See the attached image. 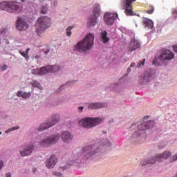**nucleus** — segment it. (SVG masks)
<instances>
[{"label":"nucleus","instance_id":"dca6fc26","mask_svg":"<svg viewBox=\"0 0 177 177\" xmlns=\"http://www.w3.org/2000/svg\"><path fill=\"white\" fill-rule=\"evenodd\" d=\"M16 27L19 31H24L28 28V24L26 21H22L21 18H19L16 22Z\"/></svg>","mask_w":177,"mask_h":177},{"label":"nucleus","instance_id":"c756f323","mask_svg":"<svg viewBox=\"0 0 177 177\" xmlns=\"http://www.w3.org/2000/svg\"><path fill=\"white\" fill-rule=\"evenodd\" d=\"M146 62V59H143L141 62H140L138 65H137V67L140 68L142 67V66H145V63Z\"/></svg>","mask_w":177,"mask_h":177},{"label":"nucleus","instance_id":"0eeeda50","mask_svg":"<svg viewBox=\"0 0 177 177\" xmlns=\"http://www.w3.org/2000/svg\"><path fill=\"white\" fill-rule=\"evenodd\" d=\"M171 151H165L162 153L156 154L155 157H152L149 160H142L140 164L142 167H145V165H147V164H156L157 161L161 162L162 160H167V158H169V157H171Z\"/></svg>","mask_w":177,"mask_h":177},{"label":"nucleus","instance_id":"a878e982","mask_svg":"<svg viewBox=\"0 0 177 177\" xmlns=\"http://www.w3.org/2000/svg\"><path fill=\"white\" fill-rule=\"evenodd\" d=\"M32 86H33L34 88H38L40 90L42 89V86H41L39 82L37 81H34L33 82H32Z\"/></svg>","mask_w":177,"mask_h":177},{"label":"nucleus","instance_id":"7c9ffc66","mask_svg":"<svg viewBox=\"0 0 177 177\" xmlns=\"http://www.w3.org/2000/svg\"><path fill=\"white\" fill-rule=\"evenodd\" d=\"M16 129H19V127L16 126L12 128L9 129L6 131V133H9V132H12V131H16Z\"/></svg>","mask_w":177,"mask_h":177},{"label":"nucleus","instance_id":"4c0bfd02","mask_svg":"<svg viewBox=\"0 0 177 177\" xmlns=\"http://www.w3.org/2000/svg\"><path fill=\"white\" fill-rule=\"evenodd\" d=\"M67 169V167L64 166V167H59V171H66Z\"/></svg>","mask_w":177,"mask_h":177},{"label":"nucleus","instance_id":"1a4fd4ad","mask_svg":"<svg viewBox=\"0 0 177 177\" xmlns=\"http://www.w3.org/2000/svg\"><path fill=\"white\" fill-rule=\"evenodd\" d=\"M59 140L60 134H53L46 138H43L39 142V146H41V147H48L50 145H55V143H57Z\"/></svg>","mask_w":177,"mask_h":177},{"label":"nucleus","instance_id":"393cba45","mask_svg":"<svg viewBox=\"0 0 177 177\" xmlns=\"http://www.w3.org/2000/svg\"><path fill=\"white\" fill-rule=\"evenodd\" d=\"M39 70L40 71V75L46 74V73H49V69H48V66H46V67L43 66V67L39 68Z\"/></svg>","mask_w":177,"mask_h":177},{"label":"nucleus","instance_id":"72a5a7b5","mask_svg":"<svg viewBox=\"0 0 177 177\" xmlns=\"http://www.w3.org/2000/svg\"><path fill=\"white\" fill-rule=\"evenodd\" d=\"M53 175H55V176H59V177H64L63 176V174H62L60 172H58V171H55L53 173Z\"/></svg>","mask_w":177,"mask_h":177},{"label":"nucleus","instance_id":"37998d69","mask_svg":"<svg viewBox=\"0 0 177 177\" xmlns=\"http://www.w3.org/2000/svg\"><path fill=\"white\" fill-rule=\"evenodd\" d=\"M3 167V161H0V169Z\"/></svg>","mask_w":177,"mask_h":177},{"label":"nucleus","instance_id":"f704fd0d","mask_svg":"<svg viewBox=\"0 0 177 177\" xmlns=\"http://www.w3.org/2000/svg\"><path fill=\"white\" fill-rule=\"evenodd\" d=\"M7 69H8V66L6 65H3L0 66L1 71H5V70H7Z\"/></svg>","mask_w":177,"mask_h":177},{"label":"nucleus","instance_id":"6e6552de","mask_svg":"<svg viewBox=\"0 0 177 177\" xmlns=\"http://www.w3.org/2000/svg\"><path fill=\"white\" fill-rule=\"evenodd\" d=\"M93 15L90 17L88 20V27H93V26H96L97 23V17L100 16V13L102 11L100 10V5L99 3H95L93 6Z\"/></svg>","mask_w":177,"mask_h":177},{"label":"nucleus","instance_id":"864d4df0","mask_svg":"<svg viewBox=\"0 0 177 177\" xmlns=\"http://www.w3.org/2000/svg\"><path fill=\"white\" fill-rule=\"evenodd\" d=\"M0 135H2V132H0Z\"/></svg>","mask_w":177,"mask_h":177},{"label":"nucleus","instance_id":"b1692460","mask_svg":"<svg viewBox=\"0 0 177 177\" xmlns=\"http://www.w3.org/2000/svg\"><path fill=\"white\" fill-rule=\"evenodd\" d=\"M29 52H30V48H27L26 51H19V53L21 56H23V57H25L26 60H28V59H30V56H28Z\"/></svg>","mask_w":177,"mask_h":177},{"label":"nucleus","instance_id":"39448f33","mask_svg":"<svg viewBox=\"0 0 177 177\" xmlns=\"http://www.w3.org/2000/svg\"><path fill=\"white\" fill-rule=\"evenodd\" d=\"M50 26V18L48 17H40L35 24L36 32L39 37L44 34L46 28H49Z\"/></svg>","mask_w":177,"mask_h":177},{"label":"nucleus","instance_id":"7ed1b4c3","mask_svg":"<svg viewBox=\"0 0 177 177\" xmlns=\"http://www.w3.org/2000/svg\"><path fill=\"white\" fill-rule=\"evenodd\" d=\"M0 9L6 10L8 13H21L23 11V4L17 1H3L0 3Z\"/></svg>","mask_w":177,"mask_h":177},{"label":"nucleus","instance_id":"5fc2aeb1","mask_svg":"<svg viewBox=\"0 0 177 177\" xmlns=\"http://www.w3.org/2000/svg\"><path fill=\"white\" fill-rule=\"evenodd\" d=\"M133 136H135V134H133Z\"/></svg>","mask_w":177,"mask_h":177},{"label":"nucleus","instance_id":"c9c22d12","mask_svg":"<svg viewBox=\"0 0 177 177\" xmlns=\"http://www.w3.org/2000/svg\"><path fill=\"white\" fill-rule=\"evenodd\" d=\"M6 31H8V28H2L0 32H1V34L3 35V34H5L6 32Z\"/></svg>","mask_w":177,"mask_h":177},{"label":"nucleus","instance_id":"4be33fe9","mask_svg":"<svg viewBox=\"0 0 177 177\" xmlns=\"http://www.w3.org/2000/svg\"><path fill=\"white\" fill-rule=\"evenodd\" d=\"M17 96L19 97H23L24 99H28L31 96V93L23 92V91H18L17 93Z\"/></svg>","mask_w":177,"mask_h":177},{"label":"nucleus","instance_id":"e433bc0d","mask_svg":"<svg viewBox=\"0 0 177 177\" xmlns=\"http://www.w3.org/2000/svg\"><path fill=\"white\" fill-rule=\"evenodd\" d=\"M143 82L144 83L149 82V77H148V76H146V75L144 76V77H143Z\"/></svg>","mask_w":177,"mask_h":177},{"label":"nucleus","instance_id":"6ab92c4d","mask_svg":"<svg viewBox=\"0 0 177 177\" xmlns=\"http://www.w3.org/2000/svg\"><path fill=\"white\" fill-rule=\"evenodd\" d=\"M142 24L145 26V28H149L150 30L154 27L153 21L148 18H143Z\"/></svg>","mask_w":177,"mask_h":177},{"label":"nucleus","instance_id":"412c9836","mask_svg":"<svg viewBox=\"0 0 177 177\" xmlns=\"http://www.w3.org/2000/svg\"><path fill=\"white\" fill-rule=\"evenodd\" d=\"M47 68L48 70V73H57L60 70V66L57 65L54 66H47Z\"/></svg>","mask_w":177,"mask_h":177},{"label":"nucleus","instance_id":"f3484780","mask_svg":"<svg viewBox=\"0 0 177 177\" xmlns=\"http://www.w3.org/2000/svg\"><path fill=\"white\" fill-rule=\"evenodd\" d=\"M61 139H62L63 142L65 143H71V142H73V136L71 133L64 131L61 134Z\"/></svg>","mask_w":177,"mask_h":177},{"label":"nucleus","instance_id":"f03ea898","mask_svg":"<svg viewBox=\"0 0 177 177\" xmlns=\"http://www.w3.org/2000/svg\"><path fill=\"white\" fill-rule=\"evenodd\" d=\"M95 39V36L92 35V33L88 34L83 41H79L75 46V50L77 52H80V53H84V52H86V50H89V49L92 48L93 46V41Z\"/></svg>","mask_w":177,"mask_h":177},{"label":"nucleus","instance_id":"79ce46f5","mask_svg":"<svg viewBox=\"0 0 177 177\" xmlns=\"http://www.w3.org/2000/svg\"><path fill=\"white\" fill-rule=\"evenodd\" d=\"M173 49H174V52H176V53H177V45L173 46Z\"/></svg>","mask_w":177,"mask_h":177},{"label":"nucleus","instance_id":"603ef678","mask_svg":"<svg viewBox=\"0 0 177 177\" xmlns=\"http://www.w3.org/2000/svg\"><path fill=\"white\" fill-rule=\"evenodd\" d=\"M35 171H37V169H33V172H35Z\"/></svg>","mask_w":177,"mask_h":177},{"label":"nucleus","instance_id":"423d86ee","mask_svg":"<svg viewBox=\"0 0 177 177\" xmlns=\"http://www.w3.org/2000/svg\"><path fill=\"white\" fill-rule=\"evenodd\" d=\"M174 55L169 50H163L162 54L159 57H156L152 62V64L154 66H161L164 64L167 60H172L174 57Z\"/></svg>","mask_w":177,"mask_h":177},{"label":"nucleus","instance_id":"bb28decb","mask_svg":"<svg viewBox=\"0 0 177 177\" xmlns=\"http://www.w3.org/2000/svg\"><path fill=\"white\" fill-rule=\"evenodd\" d=\"M145 12L148 15H153V13H154V6H149V10H147Z\"/></svg>","mask_w":177,"mask_h":177},{"label":"nucleus","instance_id":"20e7f679","mask_svg":"<svg viewBox=\"0 0 177 177\" xmlns=\"http://www.w3.org/2000/svg\"><path fill=\"white\" fill-rule=\"evenodd\" d=\"M103 121H104V118L103 117L85 118L79 121V124L80 127L89 129L90 128H93V127H97V125L102 124Z\"/></svg>","mask_w":177,"mask_h":177},{"label":"nucleus","instance_id":"3c124183","mask_svg":"<svg viewBox=\"0 0 177 177\" xmlns=\"http://www.w3.org/2000/svg\"><path fill=\"white\" fill-rule=\"evenodd\" d=\"M21 2H24L26 0H19Z\"/></svg>","mask_w":177,"mask_h":177},{"label":"nucleus","instance_id":"f257e3e1","mask_svg":"<svg viewBox=\"0 0 177 177\" xmlns=\"http://www.w3.org/2000/svg\"><path fill=\"white\" fill-rule=\"evenodd\" d=\"M110 147H111V143L109 140H104L103 142L93 141L82 148V154L86 160H93L99 156L100 150L103 153L105 149L109 150Z\"/></svg>","mask_w":177,"mask_h":177},{"label":"nucleus","instance_id":"2f4dec72","mask_svg":"<svg viewBox=\"0 0 177 177\" xmlns=\"http://www.w3.org/2000/svg\"><path fill=\"white\" fill-rule=\"evenodd\" d=\"M47 10H48V8H46V6H42L41 9V13H43L44 15H45Z\"/></svg>","mask_w":177,"mask_h":177},{"label":"nucleus","instance_id":"ea45409f","mask_svg":"<svg viewBox=\"0 0 177 177\" xmlns=\"http://www.w3.org/2000/svg\"><path fill=\"white\" fill-rule=\"evenodd\" d=\"M80 155H76L75 156V160H74V161H75V162H80V161H78V156H79Z\"/></svg>","mask_w":177,"mask_h":177},{"label":"nucleus","instance_id":"c03bdc74","mask_svg":"<svg viewBox=\"0 0 177 177\" xmlns=\"http://www.w3.org/2000/svg\"><path fill=\"white\" fill-rule=\"evenodd\" d=\"M136 66V64L135 62H133L131 64L130 67H135Z\"/></svg>","mask_w":177,"mask_h":177},{"label":"nucleus","instance_id":"aec40b11","mask_svg":"<svg viewBox=\"0 0 177 177\" xmlns=\"http://www.w3.org/2000/svg\"><path fill=\"white\" fill-rule=\"evenodd\" d=\"M107 104L103 103H91L88 105V109L90 110H96L97 109H103V107H106Z\"/></svg>","mask_w":177,"mask_h":177},{"label":"nucleus","instance_id":"4468645a","mask_svg":"<svg viewBox=\"0 0 177 177\" xmlns=\"http://www.w3.org/2000/svg\"><path fill=\"white\" fill-rule=\"evenodd\" d=\"M153 127H154V121L150 120L139 124L138 128L139 131H146V129H150V128H153Z\"/></svg>","mask_w":177,"mask_h":177},{"label":"nucleus","instance_id":"c85d7f7f","mask_svg":"<svg viewBox=\"0 0 177 177\" xmlns=\"http://www.w3.org/2000/svg\"><path fill=\"white\" fill-rule=\"evenodd\" d=\"M32 74H33L34 75H41L39 68L32 69Z\"/></svg>","mask_w":177,"mask_h":177},{"label":"nucleus","instance_id":"a18cd8bd","mask_svg":"<svg viewBox=\"0 0 177 177\" xmlns=\"http://www.w3.org/2000/svg\"><path fill=\"white\" fill-rule=\"evenodd\" d=\"M173 15H175L177 17V10H173Z\"/></svg>","mask_w":177,"mask_h":177},{"label":"nucleus","instance_id":"ddd939ff","mask_svg":"<svg viewBox=\"0 0 177 177\" xmlns=\"http://www.w3.org/2000/svg\"><path fill=\"white\" fill-rule=\"evenodd\" d=\"M139 48H140V41L136 38H133L129 45L127 50L128 52H133V50H136V49H139Z\"/></svg>","mask_w":177,"mask_h":177},{"label":"nucleus","instance_id":"a19ab883","mask_svg":"<svg viewBox=\"0 0 177 177\" xmlns=\"http://www.w3.org/2000/svg\"><path fill=\"white\" fill-rule=\"evenodd\" d=\"M50 52L49 49L44 50V55H48V53Z\"/></svg>","mask_w":177,"mask_h":177},{"label":"nucleus","instance_id":"49530a36","mask_svg":"<svg viewBox=\"0 0 177 177\" xmlns=\"http://www.w3.org/2000/svg\"><path fill=\"white\" fill-rule=\"evenodd\" d=\"M6 177H12V175H11L10 173H7V174H6Z\"/></svg>","mask_w":177,"mask_h":177},{"label":"nucleus","instance_id":"473e14b6","mask_svg":"<svg viewBox=\"0 0 177 177\" xmlns=\"http://www.w3.org/2000/svg\"><path fill=\"white\" fill-rule=\"evenodd\" d=\"M170 160L171 161V162H174V161H176L177 160V153H176L174 156H171L170 158Z\"/></svg>","mask_w":177,"mask_h":177},{"label":"nucleus","instance_id":"cd10ccee","mask_svg":"<svg viewBox=\"0 0 177 177\" xmlns=\"http://www.w3.org/2000/svg\"><path fill=\"white\" fill-rule=\"evenodd\" d=\"M74 28V26H69L67 29H66V35L67 37H71V30Z\"/></svg>","mask_w":177,"mask_h":177},{"label":"nucleus","instance_id":"9b49d317","mask_svg":"<svg viewBox=\"0 0 177 177\" xmlns=\"http://www.w3.org/2000/svg\"><path fill=\"white\" fill-rule=\"evenodd\" d=\"M59 120L60 115H55L51 117L50 121H46L44 123L41 124L38 128V130L45 131V129H48V128H51V127H54V125H56V124L59 122Z\"/></svg>","mask_w":177,"mask_h":177},{"label":"nucleus","instance_id":"5701e85b","mask_svg":"<svg viewBox=\"0 0 177 177\" xmlns=\"http://www.w3.org/2000/svg\"><path fill=\"white\" fill-rule=\"evenodd\" d=\"M101 39L104 44H107L110 39L107 37V32L105 30L101 33Z\"/></svg>","mask_w":177,"mask_h":177},{"label":"nucleus","instance_id":"de8ad7c7","mask_svg":"<svg viewBox=\"0 0 177 177\" xmlns=\"http://www.w3.org/2000/svg\"><path fill=\"white\" fill-rule=\"evenodd\" d=\"M68 164L69 165H73V164H74V162L71 161V162H68Z\"/></svg>","mask_w":177,"mask_h":177},{"label":"nucleus","instance_id":"2eb2a0df","mask_svg":"<svg viewBox=\"0 0 177 177\" xmlns=\"http://www.w3.org/2000/svg\"><path fill=\"white\" fill-rule=\"evenodd\" d=\"M57 163V158L55 156L52 155L50 158H48L46 161V166L47 168H54L55 165Z\"/></svg>","mask_w":177,"mask_h":177},{"label":"nucleus","instance_id":"9d476101","mask_svg":"<svg viewBox=\"0 0 177 177\" xmlns=\"http://www.w3.org/2000/svg\"><path fill=\"white\" fill-rule=\"evenodd\" d=\"M133 2H136V0H121L120 6L124 10L127 16H133V10L132 7Z\"/></svg>","mask_w":177,"mask_h":177},{"label":"nucleus","instance_id":"58836bf2","mask_svg":"<svg viewBox=\"0 0 177 177\" xmlns=\"http://www.w3.org/2000/svg\"><path fill=\"white\" fill-rule=\"evenodd\" d=\"M130 140H131V142H132L133 145H136V142H133V140H136V138L133 139V137H131Z\"/></svg>","mask_w":177,"mask_h":177},{"label":"nucleus","instance_id":"8fccbe9b","mask_svg":"<svg viewBox=\"0 0 177 177\" xmlns=\"http://www.w3.org/2000/svg\"><path fill=\"white\" fill-rule=\"evenodd\" d=\"M127 72H128V73H131V68H129L127 69Z\"/></svg>","mask_w":177,"mask_h":177},{"label":"nucleus","instance_id":"09e8293b","mask_svg":"<svg viewBox=\"0 0 177 177\" xmlns=\"http://www.w3.org/2000/svg\"><path fill=\"white\" fill-rule=\"evenodd\" d=\"M79 110H81V111H82V110H84V106H80Z\"/></svg>","mask_w":177,"mask_h":177},{"label":"nucleus","instance_id":"a211bd4d","mask_svg":"<svg viewBox=\"0 0 177 177\" xmlns=\"http://www.w3.org/2000/svg\"><path fill=\"white\" fill-rule=\"evenodd\" d=\"M34 151V144H31L26 147L24 150L20 151L19 153L22 157H26L27 156H30Z\"/></svg>","mask_w":177,"mask_h":177},{"label":"nucleus","instance_id":"f8f14e48","mask_svg":"<svg viewBox=\"0 0 177 177\" xmlns=\"http://www.w3.org/2000/svg\"><path fill=\"white\" fill-rule=\"evenodd\" d=\"M116 17H118V13L107 12L104 16V20L107 26H113Z\"/></svg>","mask_w":177,"mask_h":177}]
</instances>
